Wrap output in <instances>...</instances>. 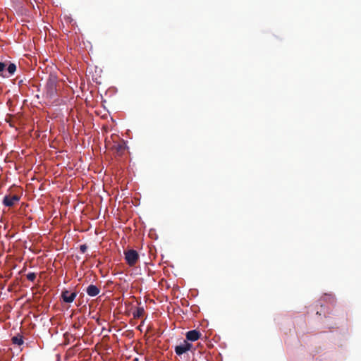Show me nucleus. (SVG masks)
Instances as JSON below:
<instances>
[{
    "label": "nucleus",
    "instance_id": "f8f14e48",
    "mask_svg": "<svg viewBox=\"0 0 361 361\" xmlns=\"http://www.w3.org/2000/svg\"><path fill=\"white\" fill-rule=\"evenodd\" d=\"M26 276L27 280L30 281H34L36 279V274L34 272L28 273Z\"/></svg>",
    "mask_w": 361,
    "mask_h": 361
},
{
    "label": "nucleus",
    "instance_id": "f03ea898",
    "mask_svg": "<svg viewBox=\"0 0 361 361\" xmlns=\"http://www.w3.org/2000/svg\"><path fill=\"white\" fill-rule=\"evenodd\" d=\"M192 348V345L188 341L184 340L180 345L175 346L174 351L178 355H181L190 350Z\"/></svg>",
    "mask_w": 361,
    "mask_h": 361
},
{
    "label": "nucleus",
    "instance_id": "4468645a",
    "mask_svg": "<svg viewBox=\"0 0 361 361\" xmlns=\"http://www.w3.org/2000/svg\"><path fill=\"white\" fill-rule=\"evenodd\" d=\"M73 326H74L75 328H77V329H78V328H79L80 325L75 323V324H73Z\"/></svg>",
    "mask_w": 361,
    "mask_h": 361
},
{
    "label": "nucleus",
    "instance_id": "39448f33",
    "mask_svg": "<svg viewBox=\"0 0 361 361\" xmlns=\"http://www.w3.org/2000/svg\"><path fill=\"white\" fill-rule=\"evenodd\" d=\"M201 335L202 334L197 330L189 331L185 335L186 341H196L200 338Z\"/></svg>",
    "mask_w": 361,
    "mask_h": 361
},
{
    "label": "nucleus",
    "instance_id": "6e6552de",
    "mask_svg": "<svg viewBox=\"0 0 361 361\" xmlns=\"http://www.w3.org/2000/svg\"><path fill=\"white\" fill-rule=\"evenodd\" d=\"M145 313V310L142 307H138L137 309L133 312V317L135 319L140 318L143 316Z\"/></svg>",
    "mask_w": 361,
    "mask_h": 361
},
{
    "label": "nucleus",
    "instance_id": "f257e3e1",
    "mask_svg": "<svg viewBox=\"0 0 361 361\" xmlns=\"http://www.w3.org/2000/svg\"><path fill=\"white\" fill-rule=\"evenodd\" d=\"M125 259L130 267H134L139 260L138 252L133 249L124 252Z\"/></svg>",
    "mask_w": 361,
    "mask_h": 361
},
{
    "label": "nucleus",
    "instance_id": "9d476101",
    "mask_svg": "<svg viewBox=\"0 0 361 361\" xmlns=\"http://www.w3.org/2000/svg\"><path fill=\"white\" fill-rule=\"evenodd\" d=\"M12 342L13 344L21 345L23 343V336L18 335L12 338Z\"/></svg>",
    "mask_w": 361,
    "mask_h": 361
},
{
    "label": "nucleus",
    "instance_id": "20e7f679",
    "mask_svg": "<svg viewBox=\"0 0 361 361\" xmlns=\"http://www.w3.org/2000/svg\"><path fill=\"white\" fill-rule=\"evenodd\" d=\"M20 200V197L15 195L13 196L6 195L3 200V204L6 207H13Z\"/></svg>",
    "mask_w": 361,
    "mask_h": 361
},
{
    "label": "nucleus",
    "instance_id": "423d86ee",
    "mask_svg": "<svg viewBox=\"0 0 361 361\" xmlns=\"http://www.w3.org/2000/svg\"><path fill=\"white\" fill-rule=\"evenodd\" d=\"M86 293L89 296L94 297L99 295L100 289L97 286L91 284L87 288Z\"/></svg>",
    "mask_w": 361,
    "mask_h": 361
},
{
    "label": "nucleus",
    "instance_id": "9b49d317",
    "mask_svg": "<svg viewBox=\"0 0 361 361\" xmlns=\"http://www.w3.org/2000/svg\"><path fill=\"white\" fill-rule=\"evenodd\" d=\"M6 64L4 63L0 62V75L3 77H7V73H6Z\"/></svg>",
    "mask_w": 361,
    "mask_h": 361
},
{
    "label": "nucleus",
    "instance_id": "ddd939ff",
    "mask_svg": "<svg viewBox=\"0 0 361 361\" xmlns=\"http://www.w3.org/2000/svg\"><path fill=\"white\" fill-rule=\"evenodd\" d=\"M87 245H81L80 246V251H81V252H82V253L85 252H86V250H87Z\"/></svg>",
    "mask_w": 361,
    "mask_h": 361
},
{
    "label": "nucleus",
    "instance_id": "0eeeda50",
    "mask_svg": "<svg viewBox=\"0 0 361 361\" xmlns=\"http://www.w3.org/2000/svg\"><path fill=\"white\" fill-rule=\"evenodd\" d=\"M126 144L124 142L116 143L114 145V149L118 156H121L126 151Z\"/></svg>",
    "mask_w": 361,
    "mask_h": 361
},
{
    "label": "nucleus",
    "instance_id": "7ed1b4c3",
    "mask_svg": "<svg viewBox=\"0 0 361 361\" xmlns=\"http://www.w3.org/2000/svg\"><path fill=\"white\" fill-rule=\"evenodd\" d=\"M77 296L76 292H70L67 290H64L61 293V298L63 300V302L67 303H71L73 302L75 297Z\"/></svg>",
    "mask_w": 361,
    "mask_h": 361
},
{
    "label": "nucleus",
    "instance_id": "1a4fd4ad",
    "mask_svg": "<svg viewBox=\"0 0 361 361\" xmlns=\"http://www.w3.org/2000/svg\"><path fill=\"white\" fill-rule=\"evenodd\" d=\"M16 71V66L14 63H9L8 67L6 69V73H7L8 77L12 75L15 71Z\"/></svg>",
    "mask_w": 361,
    "mask_h": 361
}]
</instances>
